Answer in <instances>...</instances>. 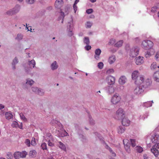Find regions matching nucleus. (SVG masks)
I'll return each instance as SVG.
<instances>
[{"label": "nucleus", "mask_w": 159, "mask_h": 159, "mask_svg": "<svg viewBox=\"0 0 159 159\" xmlns=\"http://www.w3.org/2000/svg\"><path fill=\"white\" fill-rule=\"evenodd\" d=\"M126 117L125 111L122 108H119L116 111V117L118 120L122 119Z\"/></svg>", "instance_id": "obj_1"}, {"label": "nucleus", "mask_w": 159, "mask_h": 159, "mask_svg": "<svg viewBox=\"0 0 159 159\" xmlns=\"http://www.w3.org/2000/svg\"><path fill=\"white\" fill-rule=\"evenodd\" d=\"M121 100V98L120 95L116 93L113 95L111 99V102L113 104L116 105L120 103Z\"/></svg>", "instance_id": "obj_2"}, {"label": "nucleus", "mask_w": 159, "mask_h": 159, "mask_svg": "<svg viewBox=\"0 0 159 159\" xmlns=\"http://www.w3.org/2000/svg\"><path fill=\"white\" fill-rule=\"evenodd\" d=\"M142 45L145 49H148L152 47L153 43L150 40H145L142 42Z\"/></svg>", "instance_id": "obj_3"}, {"label": "nucleus", "mask_w": 159, "mask_h": 159, "mask_svg": "<svg viewBox=\"0 0 159 159\" xmlns=\"http://www.w3.org/2000/svg\"><path fill=\"white\" fill-rule=\"evenodd\" d=\"M27 153L25 151L22 152H16L14 154V157L16 159H19L20 158L25 157Z\"/></svg>", "instance_id": "obj_4"}, {"label": "nucleus", "mask_w": 159, "mask_h": 159, "mask_svg": "<svg viewBox=\"0 0 159 159\" xmlns=\"http://www.w3.org/2000/svg\"><path fill=\"white\" fill-rule=\"evenodd\" d=\"M106 81L110 86H113L115 83L116 78L111 75H108L106 78Z\"/></svg>", "instance_id": "obj_5"}, {"label": "nucleus", "mask_w": 159, "mask_h": 159, "mask_svg": "<svg viewBox=\"0 0 159 159\" xmlns=\"http://www.w3.org/2000/svg\"><path fill=\"white\" fill-rule=\"evenodd\" d=\"M139 53V49L138 47L132 48L130 50V56L132 57H135L137 56Z\"/></svg>", "instance_id": "obj_6"}, {"label": "nucleus", "mask_w": 159, "mask_h": 159, "mask_svg": "<svg viewBox=\"0 0 159 159\" xmlns=\"http://www.w3.org/2000/svg\"><path fill=\"white\" fill-rule=\"evenodd\" d=\"M158 145L155 144L152 147V148L151 149V152L153 153L154 155L157 157L159 154V151L157 148H159L158 147Z\"/></svg>", "instance_id": "obj_7"}, {"label": "nucleus", "mask_w": 159, "mask_h": 159, "mask_svg": "<svg viewBox=\"0 0 159 159\" xmlns=\"http://www.w3.org/2000/svg\"><path fill=\"white\" fill-rule=\"evenodd\" d=\"M144 79L143 75H141L135 81V83L137 85H140L144 82Z\"/></svg>", "instance_id": "obj_8"}, {"label": "nucleus", "mask_w": 159, "mask_h": 159, "mask_svg": "<svg viewBox=\"0 0 159 159\" xmlns=\"http://www.w3.org/2000/svg\"><path fill=\"white\" fill-rule=\"evenodd\" d=\"M63 4V0H56L55 4V6L57 8H60L62 6Z\"/></svg>", "instance_id": "obj_9"}, {"label": "nucleus", "mask_w": 159, "mask_h": 159, "mask_svg": "<svg viewBox=\"0 0 159 159\" xmlns=\"http://www.w3.org/2000/svg\"><path fill=\"white\" fill-rule=\"evenodd\" d=\"M122 119V124L123 126H127L129 125V120L127 117L126 116Z\"/></svg>", "instance_id": "obj_10"}, {"label": "nucleus", "mask_w": 159, "mask_h": 159, "mask_svg": "<svg viewBox=\"0 0 159 159\" xmlns=\"http://www.w3.org/2000/svg\"><path fill=\"white\" fill-rule=\"evenodd\" d=\"M151 139L153 143H157L159 140V135L155 134L154 135H152Z\"/></svg>", "instance_id": "obj_11"}, {"label": "nucleus", "mask_w": 159, "mask_h": 159, "mask_svg": "<svg viewBox=\"0 0 159 159\" xmlns=\"http://www.w3.org/2000/svg\"><path fill=\"white\" fill-rule=\"evenodd\" d=\"M32 89L33 92L38 93L39 95H42L43 93L42 89H39L37 87H32Z\"/></svg>", "instance_id": "obj_12"}, {"label": "nucleus", "mask_w": 159, "mask_h": 159, "mask_svg": "<svg viewBox=\"0 0 159 159\" xmlns=\"http://www.w3.org/2000/svg\"><path fill=\"white\" fill-rule=\"evenodd\" d=\"M124 147L127 151L129 150V141L127 139H125L123 140Z\"/></svg>", "instance_id": "obj_13"}, {"label": "nucleus", "mask_w": 159, "mask_h": 159, "mask_svg": "<svg viewBox=\"0 0 159 159\" xmlns=\"http://www.w3.org/2000/svg\"><path fill=\"white\" fill-rule=\"evenodd\" d=\"M101 52V50L98 48L96 49L95 51V54L94 56V58L95 59L98 60L99 58V56Z\"/></svg>", "instance_id": "obj_14"}, {"label": "nucleus", "mask_w": 159, "mask_h": 159, "mask_svg": "<svg viewBox=\"0 0 159 159\" xmlns=\"http://www.w3.org/2000/svg\"><path fill=\"white\" fill-rule=\"evenodd\" d=\"M143 57L139 56L136 58L135 60V63L137 65H140L143 62Z\"/></svg>", "instance_id": "obj_15"}, {"label": "nucleus", "mask_w": 159, "mask_h": 159, "mask_svg": "<svg viewBox=\"0 0 159 159\" xmlns=\"http://www.w3.org/2000/svg\"><path fill=\"white\" fill-rule=\"evenodd\" d=\"M143 92V89L140 87H137L134 90V93L137 94H141Z\"/></svg>", "instance_id": "obj_16"}, {"label": "nucleus", "mask_w": 159, "mask_h": 159, "mask_svg": "<svg viewBox=\"0 0 159 159\" xmlns=\"http://www.w3.org/2000/svg\"><path fill=\"white\" fill-rule=\"evenodd\" d=\"M37 154V152L36 150H33L30 151L29 155L30 157L34 158L36 156Z\"/></svg>", "instance_id": "obj_17"}, {"label": "nucleus", "mask_w": 159, "mask_h": 159, "mask_svg": "<svg viewBox=\"0 0 159 159\" xmlns=\"http://www.w3.org/2000/svg\"><path fill=\"white\" fill-rule=\"evenodd\" d=\"M126 78L125 76H121L119 80V82L120 84H123L126 82Z\"/></svg>", "instance_id": "obj_18"}, {"label": "nucleus", "mask_w": 159, "mask_h": 159, "mask_svg": "<svg viewBox=\"0 0 159 159\" xmlns=\"http://www.w3.org/2000/svg\"><path fill=\"white\" fill-rule=\"evenodd\" d=\"M153 77L155 80L159 82V71H157L154 73Z\"/></svg>", "instance_id": "obj_19"}, {"label": "nucleus", "mask_w": 159, "mask_h": 159, "mask_svg": "<svg viewBox=\"0 0 159 159\" xmlns=\"http://www.w3.org/2000/svg\"><path fill=\"white\" fill-rule=\"evenodd\" d=\"M151 83V80L150 79H147L143 83L144 84L143 86H144L145 88H147L150 86Z\"/></svg>", "instance_id": "obj_20"}, {"label": "nucleus", "mask_w": 159, "mask_h": 159, "mask_svg": "<svg viewBox=\"0 0 159 159\" xmlns=\"http://www.w3.org/2000/svg\"><path fill=\"white\" fill-rule=\"evenodd\" d=\"M116 60V57L115 56H112L110 57L108 59V61L110 64L113 63Z\"/></svg>", "instance_id": "obj_21"}, {"label": "nucleus", "mask_w": 159, "mask_h": 159, "mask_svg": "<svg viewBox=\"0 0 159 159\" xmlns=\"http://www.w3.org/2000/svg\"><path fill=\"white\" fill-rule=\"evenodd\" d=\"M139 74L138 71H134L132 73V78L133 79L136 80L138 77V75Z\"/></svg>", "instance_id": "obj_22"}, {"label": "nucleus", "mask_w": 159, "mask_h": 159, "mask_svg": "<svg viewBox=\"0 0 159 159\" xmlns=\"http://www.w3.org/2000/svg\"><path fill=\"white\" fill-rule=\"evenodd\" d=\"M58 143L59 145V148L64 151H66V148L65 145L61 141L59 142Z\"/></svg>", "instance_id": "obj_23"}, {"label": "nucleus", "mask_w": 159, "mask_h": 159, "mask_svg": "<svg viewBox=\"0 0 159 159\" xmlns=\"http://www.w3.org/2000/svg\"><path fill=\"white\" fill-rule=\"evenodd\" d=\"M152 103H153L152 101H148L147 102H144L143 103V105L144 106L146 107H151Z\"/></svg>", "instance_id": "obj_24"}, {"label": "nucleus", "mask_w": 159, "mask_h": 159, "mask_svg": "<svg viewBox=\"0 0 159 159\" xmlns=\"http://www.w3.org/2000/svg\"><path fill=\"white\" fill-rule=\"evenodd\" d=\"M158 66L157 65V64L156 62H153L151 64V69L152 70H155L157 68H158Z\"/></svg>", "instance_id": "obj_25"}, {"label": "nucleus", "mask_w": 159, "mask_h": 159, "mask_svg": "<svg viewBox=\"0 0 159 159\" xmlns=\"http://www.w3.org/2000/svg\"><path fill=\"white\" fill-rule=\"evenodd\" d=\"M5 116L7 119L9 120L12 118L13 115L11 113L6 112L5 113Z\"/></svg>", "instance_id": "obj_26"}, {"label": "nucleus", "mask_w": 159, "mask_h": 159, "mask_svg": "<svg viewBox=\"0 0 159 159\" xmlns=\"http://www.w3.org/2000/svg\"><path fill=\"white\" fill-rule=\"evenodd\" d=\"M51 68L52 70H54L57 69L58 67V66L57 64V62L56 61H54L51 65Z\"/></svg>", "instance_id": "obj_27"}, {"label": "nucleus", "mask_w": 159, "mask_h": 159, "mask_svg": "<svg viewBox=\"0 0 159 159\" xmlns=\"http://www.w3.org/2000/svg\"><path fill=\"white\" fill-rule=\"evenodd\" d=\"M125 128L124 127L119 126L118 129V132L119 134H122L125 131Z\"/></svg>", "instance_id": "obj_28"}, {"label": "nucleus", "mask_w": 159, "mask_h": 159, "mask_svg": "<svg viewBox=\"0 0 159 159\" xmlns=\"http://www.w3.org/2000/svg\"><path fill=\"white\" fill-rule=\"evenodd\" d=\"M123 42L122 40H120L118 42L115 44V46L117 47H120L122 45Z\"/></svg>", "instance_id": "obj_29"}, {"label": "nucleus", "mask_w": 159, "mask_h": 159, "mask_svg": "<svg viewBox=\"0 0 159 159\" xmlns=\"http://www.w3.org/2000/svg\"><path fill=\"white\" fill-rule=\"evenodd\" d=\"M29 65L30 68L34 67L35 65V61L34 60H32L30 61Z\"/></svg>", "instance_id": "obj_30"}, {"label": "nucleus", "mask_w": 159, "mask_h": 159, "mask_svg": "<svg viewBox=\"0 0 159 159\" xmlns=\"http://www.w3.org/2000/svg\"><path fill=\"white\" fill-rule=\"evenodd\" d=\"M135 148L136 150L139 152H141L143 151V148L140 146H137Z\"/></svg>", "instance_id": "obj_31"}, {"label": "nucleus", "mask_w": 159, "mask_h": 159, "mask_svg": "<svg viewBox=\"0 0 159 159\" xmlns=\"http://www.w3.org/2000/svg\"><path fill=\"white\" fill-rule=\"evenodd\" d=\"M84 42V43L89 45L90 43L89 38L88 37H85Z\"/></svg>", "instance_id": "obj_32"}, {"label": "nucleus", "mask_w": 159, "mask_h": 159, "mask_svg": "<svg viewBox=\"0 0 159 159\" xmlns=\"http://www.w3.org/2000/svg\"><path fill=\"white\" fill-rule=\"evenodd\" d=\"M108 90L110 93H112L114 92V88L112 86H108Z\"/></svg>", "instance_id": "obj_33"}, {"label": "nucleus", "mask_w": 159, "mask_h": 159, "mask_svg": "<svg viewBox=\"0 0 159 159\" xmlns=\"http://www.w3.org/2000/svg\"><path fill=\"white\" fill-rule=\"evenodd\" d=\"M20 118L24 121H26L27 120L26 118L25 117V116L22 113H20Z\"/></svg>", "instance_id": "obj_34"}, {"label": "nucleus", "mask_w": 159, "mask_h": 159, "mask_svg": "<svg viewBox=\"0 0 159 159\" xmlns=\"http://www.w3.org/2000/svg\"><path fill=\"white\" fill-rule=\"evenodd\" d=\"M41 147L42 148L43 150H44L45 149L47 150V144L45 143H43L41 144Z\"/></svg>", "instance_id": "obj_35"}, {"label": "nucleus", "mask_w": 159, "mask_h": 159, "mask_svg": "<svg viewBox=\"0 0 159 159\" xmlns=\"http://www.w3.org/2000/svg\"><path fill=\"white\" fill-rule=\"evenodd\" d=\"M130 142L131 145L132 147H134L136 146V144L135 143V139H131Z\"/></svg>", "instance_id": "obj_36"}, {"label": "nucleus", "mask_w": 159, "mask_h": 159, "mask_svg": "<svg viewBox=\"0 0 159 159\" xmlns=\"http://www.w3.org/2000/svg\"><path fill=\"white\" fill-rule=\"evenodd\" d=\"M114 72V70L112 69H110L106 71V74H109L111 73H113Z\"/></svg>", "instance_id": "obj_37"}, {"label": "nucleus", "mask_w": 159, "mask_h": 159, "mask_svg": "<svg viewBox=\"0 0 159 159\" xmlns=\"http://www.w3.org/2000/svg\"><path fill=\"white\" fill-rule=\"evenodd\" d=\"M11 126L13 127H18L17 122L16 121H13L12 124Z\"/></svg>", "instance_id": "obj_38"}, {"label": "nucleus", "mask_w": 159, "mask_h": 159, "mask_svg": "<svg viewBox=\"0 0 159 159\" xmlns=\"http://www.w3.org/2000/svg\"><path fill=\"white\" fill-rule=\"evenodd\" d=\"M98 66L99 69H102L103 68V64L102 62H100L98 63Z\"/></svg>", "instance_id": "obj_39"}, {"label": "nucleus", "mask_w": 159, "mask_h": 159, "mask_svg": "<svg viewBox=\"0 0 159 159\" xmlns=\"http://www.w3.org/2000/svg\"><path fill=\"white\" fill-rule=\"evenodd\" d=\"M25 143L28 147L30 146V141L29 139H26L25 140Z\"/></svg>", "instance_id": "obj_40"}, {"label": "nucleus", "mask_w": 159, "mask_h": 159, "mask_svg": "<svg viewBox=\"0 0 159 159\" xmlns=\"http://www.w3.org/2000/svg\"><path fill=\"white\" fill-rule=\"evenodd\" d=\"M34 81H33L32 80H27V82H26V84H30V85H31L32 84H34Z\"/></svg>", "instance_id": "obj_41"}, {"label": "nucleus", "mask_w": 159, "mask_h": 159, "mask_svg": "<svg viewBox=\"0 0 159 159\" xmlns=\"http://www.w3.org/2000/svg\"><path fill=\"white\" fill-rule=\"evenodd\" d=\"M13 157L12 154L10 152H8L7 154V158L8 159H11Z\"/></svg>", "instance_id": "obj_42"}, {"label": "nucleus", "mask_w": 159, "mask_h": 159, "mask_svg": "<svg viewBox=\"0 0 159 159\" xmlns=\"http://www.w3.org/2000/svg\"><path fill=\"white\" fill-rule=\"evenodd\" d=\"M155 58L157 61H159V52H157L155 55Z\"/></svg>", "instance_id": "obj_43"}, {"label": "nucleus", "mask_w": 159, "mask_h": 159, "mask_svg": "<svg viewBox=\"0 0 159 159\" xmlns=\"http://www.w3.org/2000/svg\"><path fill=\"white\" fill-rule=\"evenodd\" d=\"M115 42H116V40L115 39H111L110 40L109 43L110 44L113 45V44H114L115 43Z\"/></svg>", "instance_id": "obj_44"}, {"label": "nucleus", "mask_w": 159, "mask_h": 159, "mask_svg": "<svg viewBox=\"0 0 159 159\" xmlns=\"http://www.w3.org/2000/svg\"><path fill=\"white\" fill-rule=\"evenodd\" d=\"M18 62L17 59L16 57H15L14 59L13 60L12 63V65H14L16 63H17Z\"/></svg>", "instance_id": "obj_45"}, {"label": "nucleus", "mask_w": 159, "mask_h": 159, "mask_svg": "<svg viewBox=\"0 0 159 159\" xmlns=\"http://www.w3.org/2000/svg\"><path fill=\"white\" fill-rule=\"evenodd\" d=\"M35 0H26V2L28 4H33Z\"/></svg>", "instance_id": "obj_46"}, {"label": "nucleus", "mask_w": 159, "mask_h": 159, "mask_svg": "<svg viewBox=\"0 0 159 159\" xmlns=\"http://www.w3.org/2000/svg\"><path fill=\"white\" fill-rule=\"evenodd\" d=\"M93 11V10L92 9H89L86 10V12L88 14H90L92 13Z\"/></svg>", "instance_id": "obj_47"}, {"label": "nucleus", "mask_w": 159, "mask_h": 159, "mask_svg": "<svg viewBox=\"0 0 159 159\" xmlns=\"http://www.w3.org/2000/svg\"><path fill=\"white\" fill-rule=\"evenodd\" d=\"M92 25V23L90 22H88L86 24V27L88 28H90Z\"/></svg>", "instance_id": "obj_48"}, {"label": "nucleus", "mask_w": 159, "mask_h": 159, "mask_svg": "<svg viewBox=\"0 0 159 159\" xmlns=\"http://www.w3.org/2000/svg\"><path fill=\"white\" fill-rule=\"evenodd\" d=\"M157 7L156 6H155L152 8L151 11L153 12H155L157 10Z\"/></svg>", "instance_id": "obj_49"}, {"label": "nucleus", "mask_w": 159, "mask_h": 159, "mask_svg": "<svg viewBox=\"0 0 159 159\" xmlns=\"http://www.w3.org/2000/svg\"><path fill=\"white\" fill-rule=\"evenodd\" d=\"M151 54H152L150 52H147L145 54V56L146 57H149Z\"/></svg>", "instance_id": "obj_50"}, {"label": "nucleus", "mask_w": 159, "mask_h": 159, "mask_svg": "<svg viewBox=\"0 0 159 159\" xmlns=\"http://www.w3.org/2000/svg\"><path fill=\"white\" fill-rule=\"evenodd\" d=\"M85 49L89 51L91 48V46L89 45H87V46L85 47Z\"/></svg>", "instance_id": "obj_51"}, {"label": "nucleus", "mask_w": 159, "mask_h": 159, "mask_svg": "<svg viewBox=\"0 0 159 159\" xmlns=\"http://www.w3.org/2000/svg\"><path fill=\"white\" fill-rule=\"evenodd\" d=\"M35 138H34V139L33 138L31 142V145H32L33 146H34L35 145L36 142L35 141Z\"/></svg>", "instance_id": "obj_52"}, {"label": "nucleus", "mask_w": 159, "mask_h": 159, "mask_svg": "<svg viewBox=\"0 0 159 159\" xmlns=\"http://www.w3.org/2000/svg\"><path fill=\"white\" fill-rule=\"evenodd\" d=\"M15 12L13 11H9L7 12V14L9 15H12L14 14Z\"/></svg>", "instance_id": "obj_53"}, {"label": "nucleus", "mask_w": 159, "mask_h": 159, "mask_svg": "<svg viewBox=\"0 0 159 159\" xmlns=\"http://www.w3.org/2000/svg\"><path fill=\"white\" fill-rule=\"evenodd\" d=\"M48 146L51 147H52L54 145L53 143L51 142L50 140H49L48 141Z\"/></svg>", "instance_id": "obj_54"}, {"label": "nucleus", "mask_w": 159, "mask_h": 159, "mask_svg": "<svg viewBox=\"0 0 159 159\" xmlns=\"http://www.w3.org/2000/svg\"><path fill=\"white\" fill-rule=\"evenodd\" d=\"M68 135V134L67 133L65 130L64 131V134L62 135H61V137H63L65 136H66Z\"/></svg>", "instance_id": "obj_55"}, {"label": "nucleus", "mask_w": 159, "mask_h": 159, "mask_svg": "<svg viewBox=\"0 0 159 159\" xmlns=\"http://www.w3.org/2000/svg\"><path fill=\"white\" fill-rule=\"evenodd\" d=\"M73 8L74 11L75 13L77 10V7L76 5L74 4L73 5Z\"/></svg>", "instance_id": "obj_56"}, {"label": "nucleus", "mask_w": 159, "mask_h": 159, "mask_svg": "<svg viewBox=\"0 0 159 159\" xmlns=\"http://www.w3.org/2000/svg\"><path fill=\"white\" fill-rule=\"evenodd\" d=\"M109 148V150H110V152H111L112 154V156L114 157L116 156V153H115L113 152L112 150L110 148Z\"/></svg>", "instance_id": "obj_57"}, {"label": "nucleus", "mask_w": 159, "mask_h": 159, "mask_svg": "<svg viewBox=\"0 0 159 159\" xmlns=\"http://www.w3.org/2000/svg\"><path fill=\"white\" fill-rule=\"evenodd\" d=\"M68 34L69 36H71L73 34V33L72 31H69L68 32Z\"/></svg>", "instance_id": "obj_58"}, {"label": "nucleus", "mask_w": 159, "mask_h": 159, "mask_svg": "<svg viewBox=\"0 0 159 159\" xmlns=\"http://www.w3.org/2000/svg\"><path fill=\"white\" fill-rule=\"evenodd\" d=\"M22 38V36L21 34H18L17 35L16 39H21Z\"/></svg>", "instance_id": "obj_59"}, {"label": "nucleus", "mask_w": 159, "mask_h": 159, "mask_svg": "<svg viewBox=\"0 0 159 159\" xmlns=\"http://www.w3.org/2000/svg\"><path fill=\"white\" fill-rule=\"evenodd\" d=\"M89 118L90 119V124H94V121L92 119H91L90 118V117H89Z\"/></svg>", "instance_id": "obj_60"}, {"label": "nucleus", "mask_w": 159, "mask_h": 159, "mask_svg": "<svg viewBox=\"0 0 159 159\" xmlns=\"http://www.w3.org/2000/svg\"><path fill=\"white\" fill-rule=\"evenodd\" d=\"M144 159H148V158L147 156V155L145 154L143 156Z\"/></svg>", "instance_id": "obj_61"}, {"label": "nucleus", "mask_w": 159, "mask_h": 159, "mask_svg": "<svg viewBox=\"0 0 159 159\" xmlns=\"http://www.w3.org/2000/svg\"><path fill=\"white\" fill-rule=\"evenodd\" d=\"M4 107L1 104H0V110L4 108Z\"/></svg>", "instance_id": "obj_62"}, {"label": "nucleus", "mask_w": 159, "mask_h": 159, "mask_svg": "<svg viewBox=\"0 0 159 159\" xmlns=\"http://www.w3.org/2000/svg\"><path fill=\"white\" fill-rule=\"evenodd\" d=\"M19 127L20 129H22V123L20 124V125Z\"/></svg>", "instance_id": "obj_63"}, {"label": "nucleus", "mask_w": 159, "mask_h": 159, "mask_svg": "<svg viewBox=\"0 0 159 159\" xmlns=\"http://www.w3.org/2000/svg\"><path fill=\"white\" fill-rule=\"evenodd\" d=\"M157 9H159V3L157 4V5L156 6Z\"/></svg>", "instance_id": "obj_64"}]
</instances>
